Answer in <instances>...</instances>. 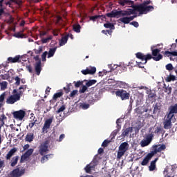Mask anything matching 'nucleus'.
Wrapping results in <instances>:
<instances>
[{
	"label": "nucleus",
	"instance_id": "f257e3e1",
	"mask_svg": "<svg viewBox=\"0 0 177 177\" xmlns=\"http://www.w3.org/2000/svg\"><path fill=\"white\" fill-rule=\"evenodd\" d=\"M131 15H133V10L132 9H128L127 10H113L111 12L106 13L105 15H102L99 16H100V18L102 17V20H103V19L106 20L107 19L106 17H109L110 19H118L124 16H131Z\"/></svg>",
	"mask_w": 177,
	"mask_h": 177
},
{
	"label": "nucleus",
	"instance_id": "f03ea898",
	"mask_svg": "<svg viewBox=\"0 0 177 177\" xmlns=\"http://www.w3.org/2000/svg\"><path fill=\"white\" fill-rule=\"evenodd\" d=\"M27 89V85H22L19 88V92L16 94H12L10 95L7 100L6 103L7 104H15L16 102H19L21 97L23 96V93Z\"/></svg>",
	"mask_w": 177,
	"mask_h": 177
},
{
	"label": "nucleus",
	"instance_id": "7ed1b4c3",
	"mask_svg": "<svg viewBox=\"0 0 177 177\" xmlns=\"http://www.w3.org/2000/svg\"><path fill=\"white\" fill-rule=\"evenodd\" d=\"M136 56L137 59H140V60H142V62H144V64L147 63V60H154L155 62H159V60H161L162 59V55L158 54L157 57H153L151 54H147L145 55V54L142 53H137L136 54Z\"/></svg>",
	"mask_w": 177,
	"mask_h": 177
},
{
	"label": "nucleus",
	"instance_id": "20e7f679",
	"mask_svg": "<svg viewBox=\"0 0 177 177\" xmlns=\"http://www.w3.org/2000/svg\"><path fill=\"white\" fill-rule=\"evenodd\" d=\"M129 149V145L127 142H124L119 146V149L117 153V159L121 160L122 157L125 155V153L128 151Z\"/></svg>",
	"mask_w": 177,
	"mask_h": 177
},
{
	"label": "nucleus",
	"instance_id": "39448f33",
	"mask_svg": "<svg viewBox=\"0 0 177 177\" xmlns=\"http://www.w3.org/2000/svg\"><path fill=\"white\" fill-rule=\"evenodd\" d=\"M115 95L120 97L121 100H128L131 97V94L124 89H118L115 91Z\"/></svg>",
	"mask_w": 177,
	"mask_h": 177
},
{
	"label": "nucleus",
	"instance_id": "423d86ee",
	"mask_svg": "<svg viewBox=\"0 0 177 177\" xmlns=\"http://www.w3.org/2000/svg\"><path fill=\"white\" fill-rule=\"evenodd\" d=\"M133 10V15H135V11L140 12V15H147L149 12H153L154 7L152 6H147L145 7H141L140 8H136Z\"/></svg>",
	"mask_w": 177,
	"mask_h": 177
},
{
	"label": "nucleus",
	"instance_id": "0eeeda50",
	"mask_svg": "<svg viewBox=\"0 0 177 177\" xmlns=\"http://www.w3.org/2000/svg\"><path fill=\"white\" fill-rule=\"evenodd\" d=\"M48 145H49V141L46 140L39 146V153L40 156H45L49 151Z\"/></svg>",
	"mask_w": 177,
	"mask_h": 177
},
{
	"label": "nucleus",
	"instance_id": "6e6552de",
	"mask_svg": "<svg viewBox=\"0 0 177 177\" xmlns=\"http://www.w3.org/2000/svg\"><path fill=\"white\" fill-rule=\"evenodd\" d=\"M153 141V134H149L146 139H143L141 140L140 145L141 147H146V146H149L150 143Z\"/></svg>",
	"mask_w": 177,
	"mask_h": 177
},
{
	"label": "nucleus",
	"instance_id": "1a4fd4ad",
	"mask_svg": "<svg viewBox=\"0 0 177 177\" xmlns=\"http://www.w3.org/2000/svg\"><path fill=\"white\" fill-rule=\"evenodd\" d=\"M25 172H26V170L24 169H22L20 170V169L16 168L10 173V176L20 177V176H22V175H24Z\"/></svg>",
	"mask_w": 177,
	"mask_h": 177
},
{
	"label": "nucleus",
	"instance_id": "9d476101",
	"mask_svg": "<svg viewBox=\"0 0 177 177\" xmlns=\"http://www.w3.org/2000/svg\"><path fill=\"white\" fill-rule=\"evenodd\" d=\"M174 115H171V116H169V115H167V119H166L163 123L165 129H169L171 128V127L172 126L171 120L172 118H174Z\"/></svg>",
	"mask_w": 177,
	"mask_h": 177
},
{
	"label": "nucleus",
	"instance_id": "9b49d317",
	"mask_svg": "<svg viewBox=\"0 0 177 177\" xmlns=\"http://www.w3.org/2000/svg\"><path fill=\"white\" fill-rule=\"evenodd\" d=\"M12 114L16 120H23L26 117V111L23 110L15 111Z\"/></svg>",
	"mask_w": 177,
	"mask_h": 177
},
{
	"label": "nucleus",
	"instance_id": "f8f14e48",
	"mask_svg": "<svg viewBox=\"0 0 177 177\" xmlns=\"http://www.w3.org/2000/svg\"><path fill=\"white\" fill-rule=\"evenodd\" d=\"M165 149H167V146H165V145L164 144H162L160 147H158V145H155L153 146V151H152L151 153L154 156L158 153H161V151H164Z\"/></svg>",
	"mask_w": 177,
	"mask_h": 177
},
{
	"label": "nucleus",
	"instance_id": "ddd939ff",
	"mask_svg": "<svg viewBox=\"0 0 177 177\" xmlns=\"http://www.w3.org/2000/svg\"><path fill=\"white\" fill-rule=\"evenodd\" d=\"M136 17H137V15H133L130 17L123 16V17L119 19V21H121V23H123L124 24H129V23H131V21H132V20H133V19Z\"/></svg>",
	"mask_w": 177,
	"mask_h": 177
},
{
	"label": "nucleus",
	"instance_id": "4468645a",
	"mask_svg": "<svg viewBox=\"0 0 177 177\" xmlns=\"http://www.w3.org/2000/svg\"><path fill=\"white\" fill-rule=\"evenodd\" d=\"M81 73L84 75H88V74H89L90 75H93V74L96 73V67L93 66V67H91L90 68H86V69L81 71Z\"/></svg>",
	"mask_w": 177,
	"mask_h": 177
},
{
	"label": "nucleus",
	"instance_id": "2eb2a0df",
	"mask_svg": "<svg viewBox=\"0 0 177 177\" xmlns=\"http://www.w3.org/2000/svg\"><path fill=\"white\" fill-rule=\"evenodd\" d=\"M118 3L120 6H129L130 8L136 6L133 5V1L132 0H118Z\"/></svg>",
	"mask_w": 177,
	"mask_h": 177
},
{
	"label": "nucleus",
	"instance_id": "dca6fc26",
	"mask_svg": "<svg viewBox=\"0 0 177 177\" xmlns=\"http://www.w3.org/2000/svg\"><path fill=\"white\" fill-rule=\"evenodd\" d=\"M32 153H34V149H28L25 153H24L21 156V162H24V161H26V160H27V158H28L30 157V156H31V154H32Z\"/></svg>",
	"mask_w": 177,
	"mask_h": 177
},
{
	"label": "nucleus",
	"instance_id": "f3484780",
	"mask_svg": "<svg viewBox=\"0 0 177 177\" xmlns=\"http://www.w3.org/2000/svg\"><path fill=\"white\" fill-rule=\"evenodd\" d=\"M131 132H133V127L124 128L122 130V138H128Z\"/></svg>",
	"mask_w": 177,
	"mask_h": 177
},
{
	"label": "nucleus",
	"instance_id": "a211bd4d",
	"mask_svg": "<svg viewBox=\"0 0 177 177\" xmlns=\"http://www.w3.org/2000/svg\"><path fill=\"white\" fill-rule=\"evenodd\" d=\"M154 156L151 153V152L149 153L143 159V160L141 162V165H142L143 167L147 165V164H149L150 160H151V158H153Z\"/></svg>",
	"mask_w": 177,
	"mask_h": 177
},
{
	"label": "nucleus",
	"instance_id": "6ab92c4d",
	"mask_svg": "<svg viewBox=\"0 0 177 177\" xmlns=\"http://www.w3.org/2000/svg\"><path fill=\"white\" fill-rule=\"evenodd\" d=\"M151 3V1L146 0V1H144V2L141 4L133 6L132 8L133 10L139 9L140 8H145L146 6H148V5H150Z\"/></svg>",
	"mask_w": 177,
	"mask_h": 177
},
{
	"label": "nucleus",
	"instance_id": "aec40b11",
	"mask_svg": "<svg viewBox=\"0 0 177 177\" xmlns=\"http://www.w3.org/2000/svg\"><path fill=\"white\" fill-rule=\"evenodd\" d=\"M53 120L52 118L47 119L44 124V127L42 128L43 132H45V131H48L49 128H50V125H52Z\"/></svg>",
	"mask_w": 177,
	"mask_h": 177
},
{
	"label": "nucleus",
	"instance_id": "412c9836",
	"mask_svg": "<svg viewBox=\"0 0 177 177\" xmlns=\"http://www.w3.org/2000/svg\"><path fill=\"white\" fill-rule=\"evenodd\" d=\"M17 153V148L14 147L12 149H11L10 150V151H8V153H7L6 158V160H10V158H12V157H13V156H15V153Z\"/></svg>",
	"mask_w": 177,
	"mask_h": 177
},
{
	"label": "nucleus",
	"instance_id": "4be33fe9",
	"mask_svg": "<svg viewBox=\"0 0 177 177\" xmlns=\"http://www.w3.org/2000/svg\"><path fill=\"white\" fill-rule=\"evenodd\" d=\"M169 113L167 114V115H174V114H177V104H175L173 106H170V107L169 108Z\"/></svg>",
	"mask_w": 177,
	"mask_h": 177
},
{
	"label": "nucleus",
	"instance_id": "5701e85b",
	"mask_svg": "<svg viewBox=\"0 0 177 177\" xmlns=\"http://www.w3.org/2000/svg\"><path fill=\"white\" fill-rule=\"evenodd\" d=\"M35 70L36 71L37 75H39V74H41V71H42L41 61H39L36 63V64L35 66Z\"/></svg>",
	"mask_w": 177,
	"mask_h": 177
},
{
	"label": "nucleus",
	"instance_id": "b1692460",
	"mask_svg": "<svg viewBox=\"0 0 177 177\" xmlns=\"http://www.w3.org/2000/svg\"><path fill=\"white\" fill-rule=\"evenodd\" d=\"M116 128L117 129H115L111 134V140H113V139H114V138L117 136V133H118V132H120V131L121 130V124H118L116 126Z\"/></svg>",
	"mask_w": 177,
	"mask_h": 177
},
{
	"label": "nucleus",
	"instance_id": "393cba45",
	"mask_svg": "<svg viewBox=\"0 0 177 177\" xmlns=\"http://www.w3.org/2000/svg\"><path fill=\"white\" fill-rule=\"evenodd\" d=\"M160 110H161V103L156 102L153 105V114H157V113H160Z\"/></svg>",
	"mask_w": 177,
	"mask_h": 177
},
{
	"label": "nucleus",
	"instance_id": "a878e982",
	"mask_svg": "<svg viewBox=\"0 0 177 177\" xmlns=\"http://www.w3.org/2000/svg\"><path fill=\"white\" fill-rule=\"evenodd\" d=\"M147 93L148 95V99L149 100H153V98L156 97V96H157V95L156 94V91H152L151 89L147 90Z\"/></svg>",
	"mask_w": 177,
	"mask_h": 177
},
{
	"label": "nucleus",
	"instance_id": "bb28decb",
	"mask_svg": "<svg viewBox=\"0 0 177 177\" xmlns=\"http://www.w3.org/2000/svg\"><path fill=\"white\" fill-rule=\"evenodd\" d=\"M20 60V55H17L15 57H10L8 58V63H17Z\"/></svg>",
	"mask_w": 177,
	"mask_h": 177
},
{
	"label": "nucleus",
	"instance_id": "cd10ccee",
	"mask_svg": "<svg viewBox=\"0 0 177 177\" xmlns=\"http://www.w3.org/2000/svg\"><path fill=\"white\" fill-rule=\"evenodd\" d=\"M26 142H29V143H31L34 140V133H27L26 138H25Z\"/></svg>",
	"mask_w": 177,
	"mask_h": 177
},
{
	"label": "nucleus",
	"instance_id": "c85d7f7f",
	"mask_svg": "<svg viewBox=\"0 0 177 177\" xmlns=\"http://www.w3.org/2000/svg\"><path fill=\"white\" fill-rule=\"evenodd\" d=\"M67 41H68V35H65L62 37L60 41H59V46H63L67 44Z\"/></svg>",
	"mask_w": 177,
	"mask_h": 177
},
{
	"label": "nucleus",
	"instance_id": "c756f323",
	"mask_svg": "<svg viewBox=\"0 0 177 177\" xmlns=\"http://www.w3.org/2000/svg\"><path fill=\"white\" fill-rule=\"evenodd\" d=\"M158 160V158H156L154 159V160H152L150 163V165L149 167V171H154L156 169V162Z\"/></svg>",
	"mask_w": 177,
	"mask_h": 177
},
{
	"label": "nucleus",
	"instance_id": "7c9ffc66",
	"mask_svg": "<svg viewBox=\"0 0 177 177\" xmlns=\"http://www.w3.org/2000/svg\"><path fill=\"white\" fill-rule=\"evenodd\" d=\"M57 49V47H54L53 48H50L48 54V58L53 57L55 56V53H56V50Z\"/></svg>",
	"mask_w": 177,
	"mask_h": 177
},
{
	"label": "nucleus",
	"instance_id": "2f4dec72",
	"mask_svg": "<svg viewBox=\"0 0 177 177\" xmlns=\"http://www.w3.org/2000/svg\"><path fill=\"white\" fill-rule=\"evenodd\" d=\"M64 93H63V91H60L58 93H56L53 95V100H54V102H56V100H57V99H59V97H62V96H63Z\"/></svg>",
	"mask_w": 177,
	"mask_h": 177
},
{
	"label": "nucleus",
	"instance_id": "473e14b6",
	"mask_svg": "<svg viewBox=\"0 0 177 177\" xmlns=\"http://www.w3.org/2000/svg\"><path fill=\"white\" fill-rule=\"evenodd\" d=\"M19 161V156H15L12 158L11 162H10V166L11 167H16L17 165V162Z\"/></svg>",
	"mask_w": 177,
	"mask_h": 177
},
{
	"label": "nucleus",
	"instance_id": "72a5a7b5",
	"mask_svg": "<svg viewBox=\"0 0 177 177\" xmlns=\"http://www.w3.org/2000/svg\"><path fill=\"white\" fill-rule=\"evenodd\" d=\"M35 124H39V123L37 122V119H35V117H34L33 120L30 121L28 126H27V129H28V127H29V128H30V129H32V128H34V125H35Z\"/></svg>",
	"mask_w": 177,
	"mask_h": 177
},
{
	"label": "nucleus",
	"instance_id": "f704fd0d",
	"mask_svg": "<svg viewBox=\"0 0 177 177\" xmlns=\"http://www.w3.org/2000/svg\"><path fill=\"white\" fill-rule=\"evenodd\" d=\"M73 31L75 32H81V25L80 24H74L73 26Z\"/></svg>",
	"mask_w": 177,
	"mask_h": 177
},
{
	"label": "nucleus",
	"instance_id": "c9c22d12",
	"mask_svg": "<svg viewBox=\"0 0 177 177\" xmlns=\"http://www.w3.org/2000/svg\"><path fill=\"white\" fill-rule=\"evenodd\" d=\"M163 88H165V92L167 93V95H171V93H172V87L169 86L167 87V85L164 84Z\"/></svg>",
	"mask_w": 177,
	"mask_h": 177
},
{
	"label": "nucleus",
	"instance_id": "e433bc0d",
	"mask_svg": "<svg viewBox=\"0 0 177 177\" xmlns=\"http://www.w3.org/2000/svg\"><path fill=\"white\" fill-rule=\"evenodd\" d=\"M75 96H78V90H73L69 94V99H74Z\"/></svg>",
	"mask_w": 177,
	"mask_h": 177
},
{
	"label": "nucleus",
	"instance_id": "4c0bfd02",
	"mask_svg": "<svg viewBox=\"0 0 177 177\" xmlns=\"http://www.w3.org/2000/svg\"><path fill=\"white\" fill-rule=\"evenodd\" d=\"M96 82L97 81L95 80H91L86 83V86H87V87L89 88V86H92V85H95Z\"/></svg>",
	"mask_w": 177,
	"mask_h": 177
},
{
	"label": "nucleus",
	"instance_id": "58836bf2",
	"mask_svg": "<svg viewBox=\"0 0 177 177\" xmlns=\"http://www.w3.org/2000/svg\"><path fill=\"white\" fill-rule=\"evenodd\" d=\"M176 80V77L174 75H170L166 78L167 82H171V81H175Z\"/></svg>",
	"mask_w": 177,
	"mask_h": 177
},
{
	"label": "nucleus",
	"instance_id": "ea45409f",
	"mask_svg": "<svg viewBox=\"0 0 177 177\" xmlns=\"http://www.w3.org/2000/svg\"><path fill=\"white\" fill-rule=\"evenodd\" d=\"M117 84H118L120 88H127V86H128V84H127L125 82L118 81Z\"/></svg>",
	"mask_w": 177,
	"mask_h": 177
},
{
	"label": "nucleus",
	"instance_id": "a19ab883",
	"mask_svg": "<svg viewBox=\"0 0 177 177\" xmlns=\"http://www.w3.org/2000/svg\"><path fill=\"white\" fill-rule=\"evenodd\" d=\"M53 38V36H49L48 37L43 38L41 39V42L43 44H48V42H49V41H51Z\"/></svg>",
	"mask_w": 177,
	"mask_h": 177
},
{
	"label": "nucleus",
	"instance_id": "79ce46f5",
	"mask_svg": "<svg viewBox=\"0 0 177 177\" xmlns=\"http://www.w3.org/2000/svg\"><path fill=\"white\" fill-rule=\"evenodd\" d=\"M1 89L5 91L8 88V82H0Z\"/></svg>",
	"mask_w": 177,
	"mask_h": 177
},
{
	"label": "nucleus",
	"instance_id": "37998d69",
	"mask_svg": "<svg viewBox=\"0 0 177 177\" xmlns=\"http://www.w3.org/2000/svg\"><path fill=\"white\" fill-rule=\"evenodd\" d=\"M105 28H111V30H114V25L110 22L104 24Z\"/></svg>",
	"mask_w": 177,
	"mask_h": 177
},
{
	"label": "nucleus",
	"instance_id": "c03bdc74",
	"mask_svg": "<svg viewBox=\"0 0 177 177\" xmlns=\"http://www.w3.org/2000/svg\"><path fill=\"white\" fill-rule=\"evenodd\" d=\"M73 84H75V88H80V86L84 85V82L80 80L77 82L74 81Z\"/></svg>",
	"mask_w": 177,
	"mask_h": 177
},
{
	"label": "nucleus",
	"instance_id": "a18cd8bd",
	"mask_svg": "<svg viewBox=\"0 0 177 177\" xmlns=\"http://www.w3.org/2000/svg\"><path fill=\"white\" fill-rule=\"evenodd\" d=\"M92 169H93L91 165H89V164L87 165L84 168V171L86 172V174H91V172H92Z\"/></svg>",
	"mask_w": 177,
	"mask_h": 177
},
{
	"label": "nucleus",
	"instance_id": "49530a36",
	"mask_svg": "<svg viewBox=\"0 0 177 177\" xmlns=\"http://www.w3.org/2000/svg\"><path fill=\"white\" fill-rule=\"evenodd\" d=\"M160 52H161V50L158 48L152 50V56H153V57H156V56L158 55V53H160Z\"/></svg>",
	"mask_w": 177,
	"mask_h": 177
},
{
	"label": "nucleus",
	"instance_id": "de8ad7c7",
	"mask_svg": "<svg viewBox=\"0 0 177 177\" xmlns=\"http://www.w3.org/2000/svg\"><path fill=\"white\" fill-rule=\"evenodd\" d=\"M88 165H90V167H91V168H92L93 169H95V168L96 166L97 165V160H93V161H91V162H90Z\"/></svg>",
	"mask_w": 177,
	"mask_h": 177
},
{
	"label": "nucleus",
	"instance_id": "09e8293b",
	"mask_svg": "<svg viewBox=\"0 0 177 177\" xmlns=\"http://www.w3.org/2000/svg\"><path fill=\"white\" fill-rule=\"evenodd\" d=\"M0 78H1V80H9V78H10V75H9V73L1 75Z\"/></svg>",
	"mask_w": 177,
	"mask_h": 177
},
{
	"label": "nucleus",
	"instance_id": "8fccbe9b",
	"mask_svg": "<svg viewBox=\"0 0 177 177\" xmlns=\"http://www.w3.org/2000/svg\"><path fill=\"white\" fill-rule=\"evenodd\" d=\"M88 90V86L86 85L82 86V88L79 91L80 93H85Z\"/></svg>",
	"mask_w": 177,
	"mask_h": 177
},
{
	"label": "nucleus",
	"instance_id": "3c124183",
	"mask_svg": "<svg viewBox=\"0 0 177 177\" xmlns=\"http://www.w3.org/2000/svg\"><path fill=\"white\" fill-rule=\"evenodd\" d=\"M66 110V105H62V106H60V108L56 111V113L57 114H59V113H62V111Z\"/></svg>",
	"mask_w": 177,
	"mask_h": 177
},
{
	"label": "nucleus",
	"instance_id": "603ef678",
	"mask_svg": "<svg viewBox=\"0 0 177 177\" xmlns=\"http://www.w3.org/2000/svg\"><path fill=\"white\" fill-rule=\"evenodd\" d=\"M97 19H100V16L99 15H95V16H91L89 17V19L91 21H96V20Z\"/></svg>",
	"mask_w": 177,
	"mask_h": 177
},
{
	"label": "nucleus",
	"instance_id": "864d4df0",
	"mask_svg": "<svg viewBox=\"0 0 177 177\" xmlns=\"http://www.w3.org/2000/svg\"><path fill=\"white\" fill-rule=\"evenodd\" d=\"M111 142V140H104V142L102 144V147H107V146H109V143H110Z\"/></svg>",
	"mask_w": 177,
	"mask_h": 177
},
{
	"label": "nucleus",
	"instance_id": "5fc2aeb1",
	"mask_svg": "<svg viewBox=\"0 0 177 177\" xmlns=\"http://www.w3.org/2000/svg\"><path fill=\"white\" fill-rule=\"evenodd\" d=\"M80 107H82L83 110H86L87 109H89V104L82 103L80 104Z\"/></svg>",
	"mask_w": 177,
	"mask_h": 177
},
{
	"label": "nucleus",
	"instance_id": "6e6d98bb",
	"mask_svg": "<svg viewBox=\"0 0 177 177\" xmlns=\"http://www.w3.org/2000/svg\"><path fill=\"white\" fill-rule=\"evenodd\" d=\"M48 55V51H45L42 55H41V60L42 62H46V56Z\"/></svg>",
	"mask_w": 177,
	"mask_h": 177
},
{
	"label": "nucleus",
	"instance_id": "4d7b16f0",
	"mask_svg": "<svg viewBox=\"0 0 177 177\" xmlns=\"http://www.w3.org/2000/svg\"><path fill=\"white\" fill-rule=\"evenodd\" d=\"M166 70H168V71H172V70H174V66H172V64H167Z\"/></svg>",
	"mask_w": 177,
	"mask_h": 177
},
{
	"label": "nucleus",
	"instance_id": "13d9d810",
	"mask_svg": "<svg viewBox=\"0 0 177 177\" xmlns=\"http://www.w3.org/2000/svg\"><path fill=\"white\" fill-rule=\"evenodd\" d=\"M102 34H105V35H107L109 34V35H111L113 34V30H102Z\"/></svg>",
	"mask_w": 177,
	"mask_h": 177
},
{
	"label": "nucleus",
	"instance_id": "bf43d9fd",
	"mask_svg": "<svg viewBox=\"0 0 177 177\" xmlns=\"http://www.w3.org/2000/svg\"><path fill=\"white\" fill-rule=\"evenodd\" d=\"M15 81V85H17V86H19V85H20V77H19V76H16L15 78H14Z\"/></svg>",
	"mask_w": 177,
	"mask_h": 177
},
{
	"label": "nucleus",
	"instance_id": "052dcab7",
	"mask_svg": "<svg viewBox=\"0 0 177 177\" xmlns=\"http://www.w3.org/2000/svg\"><path fill=\"white\" fill-rule=\"evenodd\" d=\"M15 37H16V38H24V35L23 33L17 32L15 34Z\"/></svg>",
	"mask_w": 177,
	"mask_h": 177
},
{
	"label": "nucleus",
	"instance_id": "680f3d73",
	"mask_svg": "<svg viewBox=\"0 0 177 177\" xmlns=\"http://www.w3.org/2000/svg\"><path fill=\"white\" fill-rule=\"evenodd\" d=\"M131 26H133V27H136V28H138L139 27V23L138 21H132L130 23Z\"/></svg>",
	"mask_w": 177,
	"mask_h": 177
},
{
	"label": "nucleus",
	"instance_id": "e2e57ef3",
	"mask_svg": "<svg viewBox=\"0 0 177 177\" xmlns=\"http://www.w3.org/2000/svg\"><path fill=\"white\" fill-rule=\"evenodd\" d=\"M50 155H45L44 156L41 158V162H42V164H44V162H45V160H46V161H48V157H49Z\"/></svg>",
	"mask_w": 177,
	"mask_h": 177
},
{
	"label": "nucleus",
	"instance_id": "0e129e2a",
	"mask_svg": "<svg viewBox=\"0 0 177 177\" xmlns=\"http://www.w3.org/2000/svg\"><path fill=\"white\" fill-rule=\"evenodd\" d=\"M47 34L48 32L46 31H40L39 37L42 39L43 37H45V35H46Z\"/></svg>",
	"mask_w": 177,
	"mask_h": 177
},
{
	"label": "nucleus",
	"instance_id": "69168bd1",
	"mask_svg": "<svg viewBox=\"0 0 177 177\" xmlns=\"http://www.w3.org/2000/svg\"><path fill=\"white\" fill-rule=\"evenodd\" d=\"M41 52H42V46H39L37 50H35V53L36 55H39V53H41Z\"/></svg>",
	"mask_w": 177,
	"mask_h": 177
},
{
	"label": "nucleus",
	"instance_id": "338daca9",
	"mask_svg": "<svg viewBox=\"0 0 177 177\" xmlns=\"http://www.w3.org/2000/svg\"><path fill=\"white\" fill-rule=\"evenodd\" d=\"M5 100V93H3L0 95V103H3Z\"/></svg>",
	"mask_w": 177,
	"mask_h": 177
},
{
	"label": "nucleus",
	"instance_id": "774afa93",
	"mask_svg": "<svg viewBox=\"0 0 177 177\" xmlns=\"http://www.w3.org/2000/svg\"><path fill=\"white\" fill-rule=\"evenodd\" d=\"M66 138V135L64 134H61L59 136V138L58 139V142H62L63 140V139H64Z\"/></svg>",
	"mask_w": 177,
	"mask_h": 177
}]
</instances>
